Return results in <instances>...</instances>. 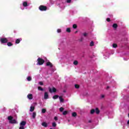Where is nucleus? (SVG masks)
<instances>
[{
    "instance_id": "obj_1",
    "label": "nucleus",
    "mask_w": 129,
    "mask_h": 129,
    "mask_svg": "<svg viewBox=\"0 0 129 129\" xmlns=\"http://www.w3.org/2000/svg\"><path fill=\"white\" fill-rule=\"evenodd\" d=\"M27 7H29V4L27 1H24L22 3V5L20 6L21 10L24 11L25 10V8H27Z\"/></svg>"
},
{
    "instance_id": "obj_2",
    "label": "nucleus",
    "mask_w": 129,
    "mask_h": 129,
    "mask_svg": "<svg viewBox=\"0 0 129 129\" xmlns=\"http://www.w3.org/2000/svg\"><path fill=\"white\" fill-rule=\"evenodd\" d=\"M10 41V38H0V42L1 44H6L8 43Z\"/></svg>"
},
{
    "instance_id": "obj_3",
    "label": "nucleus",
    "mask_w": 129,
    "mask_h": 129,
    "mask_svg": "<svg viewBox=\"0 0 129 129\" xmlns=\"http://www.w3.org/2000/svg\"><path fill=\"white\" fill-rule=\"evenodd\" d=\"M8 118L10 123H18V121L16 119H14V118H13L12 116H9Z\"/></svg>"
},
{
    "instance_id": "obj_4",
    "label": "nucleus",
    "mask_w": 129,
    "mask_h": 129,
    "mask_svg": "<svg viewBox=\"0 0 129 129\" xmlns=\"http://www.w3.org/2000/svg\"><path fill=\"white\" fill-rule=\"evenodd\" d=\"M27 122L25 121H22L20 123L19 129H25Z\"/></svg>"
},
{
    "instance_id": "obj_5",
    "label": "nucleus",
    "mask_w": 129,
    "mask_h": 129,
    "mask_svg": "<svg viewBox=\"0 0 129 129\" xmlns=\"http://www.w3.org/2000/svg\"><path fill=\"white\" fill-rule=\"evenodd\" d=\"M45 62V60L44 59L41 58H38L37 59V65H43Z\"/></svg>"
},
{
    "instance_id": "obj_6",
    "label": "nucleus",
    "mask_w": 129,
    "mask_h": 129,
    "mask_svg": "<svg viewBox=\"0 0 129 129\" xmlns=\"http://www.w3.org/2000/svg\"><path fill=\"white\" fill-rule=\"evenodd\" d=\"M39 9L41 12H45L47 10V7L44 6H40L39 7Z\"/></svg>"
},
{
    "instance_id": "obj_7",
    "label": "nucleus",
    "mask_w": 129,
    "mask_h": 129,
    "mask_svg": "<svg viewBox=\"0 0 129 129\" xmlns=\"http://www.w3.org/2000/svg\"><path fill=\"white\" fill-rule=\"evenodd\" d=\"M49 91L50 93H53V92H56V91H57V90L54 87H53L52 88H49Z\"/></svg>"
},
{
    "instance_id": "obj_8",
    "label": "nucleus",
    "mask_w": 129,
    "mask_h": 129,
    "mask_svg": "<svg viewBox=\"0 0 129 129\" xmlns=\"http://www.w3.org/2000/svg\"><path fill=\"white\" fill-rule=\"evenodd\" d=\"M44 99H48V98H49V94H48V93L47 92L44 93Z\"/></svg>"
},
{
    "instance_id": "obj_9",
    "label": "nucleus",
    "mask_w": 129,
    "mask_h": 129,
    "mask_svg": "<svg viewBox=\"0 0 129 129\" xmlns=\"http://www.w3.org/2000/svg\"><path fill=\"white\" fill-rule=\"evenodd\" d=\"M27 98H28V99H29L30 100L33 99V94H29L27 95Z\"/></svg>"
},
{
    "instance_id": "obj_10",
    "label": "nucleus",
    "mask_w": 129,
    "mask_h": 129,
    "mask_svg": "<svg viewBox=\"0 0 129 129\" xmlns=\"http://www.w3.org/2000/svg\"><path fill=\"white\" fill-rule=\"evenodd\" d=\"M59 8H60V9H61V10H63V9H64V8H65V5H64V4L61 3L59 5Z\"/></svg>"
},
{
    "instance_id": "obj_11",
    "label": "nucleus",
    "mask_w": 129,
    "mask_h": 129,
    "mask_svg": "<svg viewBox=\"0 0 129 129\" xmlns=\"http://www.w3.org/2000/svg\"><path fill=\"white\" fill-rule=\"evenodd\" d=\"M104 56H105L104 57L105 59H107V58L109 57V53L108 52H106L105 53H104Z\"/></svg>"
},
{
    "instance_id": "obj_12",
    "label": "nucleus",
    "mask_w": 129,
    "mask_h": 129,
    "mask_svg": "<svg viewBox=\"0 0 129 129\" xmlns=\"http://www.w3.org/2000/svg\"><path fill=\"white\" fill-rule=\"evenodd\" d=\"M21 41H22V38H18L17 39H16L15 43L16 44H19L20 42H21Z\"/></svg>"
},
{
    "instance_id": "obj_13",
    "label": "nucleus",
    "mask_w": 129,
    "mask_h": 129,
    "mask_svg": "<svg viewBox=\"0 0 129 129\" xmlns=\"http://www.w3.org/2000/svg\"><path fill=\"white\" fill-rule=\"evenodd\" d=\"M46 66H49V67H53V64L50 61H48L46 63Z\"/></svg>"
},
{
    "instance_id": "obj_14",
    "label": "nucleus",
    "mask_w": 129,
    "mask_h": 129,
    "mask_svg": "<svg viewBox=\"0 0 129 129\" xmlns=\"http://www.w3.org/2000/svg\"><path fill=\"white\" fill-rule=\"evenodd\" d=\"M34 110H35V106H31L30 109V111H31L32 112L33 111H34Z\"/></svg>"
},
{
    "instance_id": "obj_15",
    "label": "nucleus",
    "mask_w": 129,
    "mask_h": 129,
    "mask_svg": "<svg viewBox=\"0 0 129 129\" xmlns=\"http://www.w3.org/2000/svg\"><path fill=\"white\" fill-rule=\"evenodd\" d=\"M42 125L43 126H44V127H47V126H48V124H47V123H46V122H42Z\"/></svg>"
},
{
    "instance_id": "obj_16",
    "label": "nucleus",
    "mask_w": 129,
    "mask_h": 129,
    "mask_svg": "<svg viewBox=\"0 0 129 129\" xmlns=\"http://www.w3.org/2000/svg\"><path fill=\"white\" fill-rule=\"evenodd\" d=\"M95 112H96V113H97V114H98L99 113V112H100V111H99V110H98V108H96L95 109Z\"/></svg>"
},
{
    "instance_id": "obj_17",
    "label": "nucleus",
    "mask_w": 129,
    "mask_h": 129,
    "mask_svg": "<svg viewBox=\"0 0 129 129\" xmlns=\"http://www.w3.org/2000/svg\"><path fill=\"white\" fill-rule=\"evenodd\" d=\"M112 27L114 29H116V28H117V24H113Z\"/></svg>"
},
{
    "instance_id": "obj_18",
    "label": "nucleus",
    "mask_w": 129,
    "mask_h": 129,
    "mask_svg": "<svg viewBox=\"0 0 129 129\" xmlns=\"http://www.w3.org/2000/svg\"><path fill=\"white\" fill-rule=\"evenodd\" d=\"M90 46L91 47H93V46H94V42H93V41H91L90 43Z\"/></svg>"
},
{
    "instance_id": "obj_19",
    "label": "nucleus",
    "mask_w": 129,
    "mask_h": 129,
    "mask_svg": "<svg viewBox=\"0 0 129 129\" xmlns=\"http://www.w3.org/2000/svg\"><path fill=\"white\" fill-rule=\"evenodd\" d=\"M27 80L28 81H31V80H32V77H28L27 78Z\"/></svg>"
},
{
    "instance_id": "obj_20",
    "label": "nucleus",
    "mask_w": 129,
    "mask_h": 129,
    "mask_svg": "<svg viewBox=\"0 0 129 129\" xmlns=\"http://www.w3.org/2000/svg\"><path fill=\"white\" fill-rule=\"evenodd\" d=\"M32 117L33 118H36V112H34L32 114Z\"/></svg>"
},
{
    "instance_id": "obj_21",
    "label": "nucleus",
    "mask_w": 129,
    "mask_h": 129,
    "mask_svg": "<svg viewBox=\"0 0 129 129\" xmlns=\"http://www.w3.org/2000/svg\"><path fill=\"white\" fill-rule=\"evenodd\" d=\"M7 45L9 47H11V46H13V43L12 42H8Z\"/></svg>"
},
{
    "instance_id": "obj_22",
    "label": "nucleus",
    "mask_w": 129,
    "mask_h": 129,
    "mask_svg": "<svg viewBox=\"0 0 129 129\" xmlns=\"http://www.w3.org/2000/svg\"><path fill=\"white\" fill-rule=\"evenodd\" d=\"M95 112V109H93L91 110V114H93Z\"/></svg>"
},
{
    "instance_id": "obj_23",
    "label": "nucleus",
    "mask_w": 129,
    "mask_h": 129,
    "mask_svg": "<svg viewBox=\"0 0 129 129\" xmlns=\"http://www.w3.org/2000/svg\"><path fill=\"white\" fill-rule=\"evenodd\" d=\"M46 109H42V110H41V112L42 113H45V112H46Z\"/></svg>"
},
{
    "instance_id": "obj_24",
    "label": "nucleus",
    "mask_w": 129,
    "mask_h": 129,
    "mask_svg": "<svg viewBox=\"0 0 129 129\" xmlns=\"http://www.w3.org/2000/svg\"><path fill=\"white\" fill-rule=\"evenodd\" d=\"M117 47V45L115 43H114L112 44V47L113 48H116Z\"/></svg>"
},
{
    "instance_id": "obj_25",
    "label": "nucleus",
    "mask_w": 129,
    "mask_h": 129,
    "mask_svg": "<svg viewBox=\"0 0 129 129\" xmlns=\"http://www.w3.org/2000/svg\"><path fill=\"white\" fill-rule=\"evenodd\" d=\"M59 97V96L58 95H55L53 97V99H57V98H58Z\"/></svg>"
},
{
    "instance_id": "obj_26",
    "label": "nucleus",
    "mask_w": 129,
    "mask_h": 129,
    "mask_svg": "<svg viewBox=\"0 0 129 129\" xmlns=\"http://www.w3.org/2000/svg\"><path fill=\"white\" fill-rule=\"evenodd\" d=\"M56 125H57V124H56V122H52V126L53 127H56Z\"/></svg>"
},
{
    "instance_id": "obj_27",
    "label": "nucleus",
    "mask_w": 129,
    "mask_h": 129,
    "mask_svg": "<svg viewBox=\"0 0 129 129\" xmlns=\"http://www.w3.org/2000/svg\"><path fill=\"white\" fill-rule=\"evenodd\" d=\"M66 31L68 33H70V32H71V29L70 28H67Z\"/></svg>"
},
{
    "instance_id": "obj_28",
    "label": "nucleus",
    "mask_w": 129,
    "mask_h": 129,
    "mask_svg": "<svg viewBox=\"0 0 129 129\" xmlns=\"http://www.w3.org/2000/svg\"><path fill=\"white\" fill-rule=\"evenodd\" d=\"M38 90H40L41 91H43V90H44V89H43V88H42V87H38Z\"/></svg>"
},
{
    "instance_id": "obj_29",
    "label": "nucleus",
    "mask_w": 129,
    "mask_h": 129,
    "mask_svg": "<svg viewBox=\"0 0 129 129\" xmlns=\"http://www.w3.org/2000/svg\"><path fill=\"white\" fill-rule=\"evenodd\" d=\"M78 64V61L77 60L74 61V64L77 65Z\"/></svg>"
},
{
    "instance_id": "obj_30",
    "label": "nucleus",
    "mask_w": 129,
    "mask_h": 129,
    "mask_svg": "<svg viewBox=\"0 0 129 129\" xmlns=\"http://www.w3.org/2000/svg\"><path fill=\"white\" fill-rule=\"evenodd\" d=\"M61 32H62V30H61V29H57V33H61Z\"/></svg>"
},
{
    "instance_id": "obj_31",
    "label": "nucleus",
    "mask_w": 129,
    "mask_h": 129,
    "mask_svg": "<svg viewBox=\"0 0 129 129\" xmlns=\"http://www.w3.org/2000/svg\"><path fill=\"white\" fill-rule=\"evenodd\" d=\"M72 116H76L77 115V114L76 113V112H73L72 113Z\"/></svg>"
},
{
    "instance_id": "obj_32",
    "label": "nucleus",
    "mask_w": 129,
    "mask_h": 129,
    "mask_svg": "<svg viewBox=\"0 0 129 129\" xmlns=\"http://www.w3.org/2000/svg\"><path fill=\"white\" fill-rule=\"evenodd\" d=\"M73 29H76V28H77V25L76 24H74L73 25Z\"/></svg>"
},
{
    "instance_id": "obj_33",
    "label": "nucleus",
    "mask_w": 129,
    "mask_h": 129,
    "mask_svg": "<svg viewBox=\"0 0 129 129\" xmlns=\"http://www.w3.org/2000/svg\"><path fill=\"white\" fill-rule=\"evenodd\" d=\"M67 113H68L67 111H63V113H62V114H63V115H65L67 114Z\"/></svg>"
},
{
    "instance_id": "obj_34",
    "label": "nucleus",
    "mask_w": 129,
    "mask_h": 129,
    "mask_svg": "<svg viewBox=\"0 0 129 129\" xmlns=\"http://www.w3.org/2000/svg\"><path fill=\"white\" fill-rule=\"evenodd\" d=\"M72 0H67L66 2L68 3V4H70L71 3Z\"/></svg>"
},
{
    "instance_id": "obj_35",
    "label": "nucleus",
    "mask_w": 129,
    "mask_h": 129,
    "mask_svg": "<svg viewBox=\"0 0 129 129\" xmlns=\"http://www.w3.org/2000/svg\"><path fill=\"white\" fill-rule=\"evenodd\" d=\"M60 102H63V99L61 97H59Z\"/></svg>"
},
{
    "instance_id": "obj_36",
    "label": "nucleus",
    "mask_w": 129,
    "mask_h": 129,
    "mask_svg": "<svg viewBox=\"0 0 129 129\" xmlns=\"http://www.w3.org/2000/svg\"><path fill=\"white\" fill-rule=\"evenodd\" d=\"M75 88H79V85H75Z\"/></svg>"
},
{
    "instance_id": "obj_37",
    "label": "nucleus",
    "mask_w": 129,
    "mask_h": 129,
    "mask_svg": "<svg viewBox=\"0 0 129 129\" xmlns=\"http://www.w3.org/2000/svg\"><path fill=\"white\" fill-rule=\"evenodd\" d=\"M59 110L60 111H63V110H64V108L63 107H61L59 108Z\"/></svg>"
},
{
    "instance_id": "obj_38",
    "label": "nucleus",
    "mask_w": 129,
    "mask_h": 129,
    "mask_svg": "<svg viewBox=\"0 0 129 129\" xmlns=\"http://www.w3.org/2000/svg\"><path fill=\"white\" fill-rule=\"evenodd\" d=\"M83 36H84V37H86V36H87V33H83Z\"/></svg>"
},
{
    "instance_id": "obj_39",
    "label": "nucleus",
    "mask_w": 129,
    "mask_h": 129,
    "mask_svg": "<svg viewBox=\"0 0 129 129\" xmlns=\"http://www.w3.org/2000/svg\"><path fill=\"white\" fill-rule=\"evenodd\" d=\"M54 119L55 120H58V117H57V116H55Z\"/></svg>"
},
{
    "instance_id": "obj_40",
    "label": "nucleus",
    "mask_w": 129,
    "mask_h": 129,
    "mask_svg": "<svg viewBox=\"0 0 129 129\" xmlns=\"http://www.w3.org/2000/svg\"><path fill=\"white\" fill-rule=\"evenodd\" d=\"M106 21H107V22H110V19L108 18H107Z\"/></svg>"
},
{
    "instance_id": "obj_41",
    "label": "nucleus",
    "mask_w": 129,
    "mask_h": 129,
    "mask_svg": "<svg viewBox=\"0 0 129 129\" xmlns=\"http://www.w3.org/2000/svg\"><path fill=\"white\" fill-rule=\"evenodd\" d=\"M39 84H40V85H43V82H39Z\"/></svg>"
},
{
    "instance_id": "obj_42",
    "label": "nucleus",
    "mask_w": 129,
    "mask_h": 129,
    "mask_svg": "<svg viewBox=\"0 0 129 129\" xmlns=\"http://www.w3.org/2000/svg\"><path fill=\"white\" fill-rule=\"evenodd\" d=\"M50 3H51V5H53L54 4V2H53L51 0H50Z\"/></svg>"
},
{
    "instance_id": "obj_43",
    "label": "nucleus",
    "mask_w": 129,
    "mask_h": 129,
    "mask_svg": "<svg viewBox=\"0 0 129 129\" xmlns=\"http://www.w3.org/2000/svg\"><path fill=\"white\" fill-rule=\"evenodd\" d=\"M101 98H103V97H104V95H102L101 96Z\"/></svg>"
},
{
    "instance_id": "obj_44",
    "label": "nucleus",
    "mask_w": 129,
    "mask_h": 129,
    "mask_svg": "<svg viewBox=\"0 0 129 129\" xmlns=\"http://www.w3.org/2000/svg\"><path fill=\"white\" fill-rule=\"evenodd\" d=\"M127 123L129 124V120L127 121Z\"/></svg>"
},
{
    "instance_id": "obj_45",
    "label": "nucleus",
    "mask_w": 129,
    "mask_h": 129,
    "mask_svg": "<svg viewBox=\"0 0 129 129\" xmlns=\"http://www.w3.org/2000/svg\"><path fill=\"white\" fill-rule=\"evenodd\" d=\"M89 122H91V120H89Z\"/></svg>"
},
{
    "instance_id": "obj_46",
    "label": "nucleus",
    "mask_w": 129,
    "mask_h": 129,
    "mask_svg": "<svg viewBox=\"0 0 129 129\" xmlns=\"http://www.w3.org/2000/svg\"><path fill=\"white\" fill-rule=\"evenodd\" d=\"M77 32H78L77 31H76V32H75V34H76V33H77Z\"/></svg>"
},
{
    "instance_id": "obj_47",
    "label": "nucleus",
    "mask_w": 129,
    "mask_h": 129,
    "mask_svg": "<svg viewBox=\"0 0 129 129\" xmlns=\"http://www.w3.org/2000/svg\"><path fill=\"white\" fill-rule=\"evenodd\" d=\"M107 88H109V87H107Z\"/></svg>"
}]
</instances>
